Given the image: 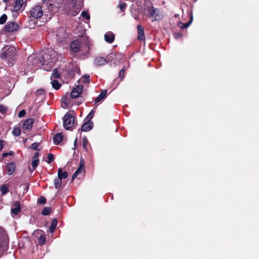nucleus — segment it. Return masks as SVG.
<instances>
[{
    "instance_id": "37998d69",
    "label": "nucleus",
    "mask_w": 259,
    "mask_h": 259,
    "mask_svg": "<svg viewBox=\"0 0 259 259\" xmlns=\"http://www.w3.org/2000/svg\"><path fill=\"white\" fill-rule=\"evenodd\" d=\"M38 145H39L38 143H37L36 142H34L31 145V146L29 147V148H31L32 150H38Z\"/></svg>"
},
{
    "instance_id": "6e6d98bb",
    "label": "nucleus",
    "mask_w": 259,
    "mask_h": 259,
    "mask_svg": "<svg viewBox=\"0 0 259 259\" xmlns=\"http://www.w3.org/2000/svg\"><path fill=\"white\" fill-rule=\"evenodd\" d=\"M7 156H8V153L7 152H4L2 154V157L3 158L6 157Z\"/></svg>"
},
{
    "instance_id": "c85d7f7f",
    "label": "nucleus",
    "mask_w": 259,
    "mask_h": 259,
    "mask_svg": "<svg viewBox=\"0 0 259 259\" xmlns=\"http://www.w3.org/2000/svg\"><path fill=\"white\" fill-rule=\"evenodd\" d=\"M1 191L3 195H6L9 192V186L8 185H3L1 187Z\"/></svg>"
},
{
    "instance_id": "dca6fc26",
    "label": "nucleus",
    "mask_w": 259,
    "mask_h": 259,
    "mask_svg": "<svg viewBox=\"0 0 259 259\" xmlns=\"http://www.w3.org/2000/svg\"><path fill=\"white\" fill-rule=\"evenodd\" d=\"M70 48L71 51L74 53H76L80 51V45L78 40H75L71 43Z\"/></svg>"
},
{
    "instance_id": "473e14b6",
    "label": "nucleus",
    "mask_w": 259,
    "mask_h": 259,
    "mask_svg": "<svg viewBox=\"0 0 259 259\" xmlns=\"http://www.w3.org/2000/svg\"><path fill=\"white\" fill-rule=\"evenodd\" d=\"M38 164H39V159H33L32 161L31 165H32V170H34L35 169V168L38 165Z\"/></svg>"
},
{
    "instance_id": "f704fd0d",
    "label": "nucleus",
    "mask_w": 259,
    "mask_h": 259,
    "mask_svg": "<svg viewBox=\"0 0 259 259\" xmlns=\"http://www.w3.org/2000/svg\"><path fill=\"white\" fill-rule=\"evenodd\" d=\"M14 0H3V2L6 4V9L9 10L11 5L13 4Z\"/></svg>"
},
{
    "instance_id": "39448f33",
    "label": "nucleus",
    "mask_w": 259,
    "mask_h": 259,
    "mask_svg": "<svg viewBox=\"0 0 259 259\" xmlns=\"http://www.w3.org/2000/svg\"><path fill=\"white\" fill-rule=\"evenodd\" d=\"M45 62V57L42 53H39L38 55L32 54L29 56L27 61L28 66L38 67L41 65L43 70Z\"/></svg>"
},
{
    "instance_id": "6ab92c4d",
    "label": "nucleus",
    "mask_w": 259,
    "mask_h": 259,
    "mask_svg": "<svg viewBox=\"0 0 259 259\" xmlns=\"http://www.w3.org/2000/svg\"><path fill=\"white\" fill-rule=\"evenodd\" d=\"M20 203L18 201L15 202L13 206L11 208V212L14 215H17L20 211Z\"/></svg>"
},
{
    "instance_id": "393cba45",
    "label": "nucleus",
    "mask_w": 259,
    "mask_h": 259,
    "mask_svg": "<svg viewBox=\"0 0 259 259\" xmlns=\"http://www.w3.org/2000/svg\"><path fill=\"white\" fill-rule=\"evenodd\" d=\"M58 222L57 219H54L51 222V225L49 227V232L50 233H53L57 227Z\"/></svg>"
},
{
    "instance_id": "bf43d9fd",
    "label": "nucleus",
    "mask_w": 259,
    "mask_h": 259,
    "mask_svg": "<svg viewBox=\"0 0 259 259\" xmlns=\"http://www.w3.org/2000/svg\"><path fill=\"white\" fill-rule=\"evenodd\" d=\"M63 103H64L65 104L66 106H67L68 105V103L66 101H64L63 102Z\"/></svg>"
},
{
    "instance_id": "aec40b11",
    "label": "nucleus",
    "mask_w": 259,
    "mask_h": 259,
    "mask_svg": "<svg viewBox=\"0 0 259 259\" xmlns=\"http://www.w3.org/2000/svg\"><path fill=\"white\" fill-rule=\"evenodd\" d=\"M115 36L113 33L111 31L106 32L104 35L105 41L108 43H112L114 40Z\"/></svg>"
},
{
    "instance_id": "7ed1b4c3",
    "label": "nucleus",
    "mask_w": 259,
    "mask_h": 259,
    "mask_svg": "<svg viewBox=\"0 0 259 259\" xmlns=\"http://www.w3.org/2000/svg\"><path fill=\"white\" fill-rule=\"evenodd\" d=\"M139 8L143 13H148V16L152 19V21L157 20V17L159 13V10L153 7V4L150 0H140L138 2Z\"/></svg>"
},
{
    "instance_id": "49530a36",
    "label": "nucleus",
    "mask_w": 259,
    "mask_h": 259,
    "mask_svg": "<svg viewBox=\"0 0 259 259\" xmlns=\"http://www.w3.org/2000/svg\"><path fill=\"white\" fill-rule=\"evenodd\" d=\"M25 113L26 112L25 110H21L18 113V117L20 118L23 117L25 116Z\"/></svg>"
},
{
    "instance_id": "c9c22d12",
    "label": "nucleus",
    "mask_w": 259,
    "mask_h": 259,
    "mask_svg": "<svg viewBox=\"0 0 259 259\" xmlns=\"http://www.w3.org/2000/svg\"><path fill=\"white\" fill-rule=\"evenodd\" d=\"M95 111L94 109H93L91 112L87 115L86 119H88V121H91V119L93 118L94 115L95 114Z\"/></svg>"
},
{
    "instance_id": "052dcab7",
    "label": "nucleus",
    "mask_w": 259,
    "mask_h": 259,
    "mask_svg": "<svg viewBox=\"0 0 259 259\" xmlns=\"http://www.w3.org/2000/svg\"><path fill=\"white\" fill-rule=\"evenodd\" d=\"M28 188H29V186H28L26 188V189H25L26 191H27V190L28 189Z\"/></svg>"
},
{
    "instance_id": "ddd939ff",
    "label": "nucleus",
    "mask_w": 259,
    "mask_h": 259,
    "mask_svg": "<svg viewBox=\"0 0 259 259\" xmlns=\"http://www.w3.org/2000/svg\"><path fill=\"white\" fill-rule=\"evenodd\" d=\"M4 83V88L6 90H11L14 87V81H11L9 78L6 77L3 80Z\"/></svg>"
},
{
    "instance_id": "c756f323",
    "label": "nucleus",
    "mask_w": 259,
    "mask_h": 259,
    "mask_svg": "<svg viewBox=\"0 0 259 259\" xmlns=\"http://www.w3.org/2000/svg\"><path fill=\"white\" fill-rule=\"evenodd\" d=\"M60 78V74H59L57 69L55 68L53 71L51 79L52 80L53 78H54V79H55L56 78Z\"/></svg>"
},
{
    "instance_id": "412c9836",
    "label": "nucleus",
    "mask_w": 259,
    "mask_h": 259,
    "mask_svg": "<svg viewBox=\"0 0 259 259\" xmlns=\"http://www.w3.org/2000/svg\"><path fill=\"white\" fill-rule=\"evenodd\" d=\"M137 30L138 32V38L140 40H145L144 31L142 26L139 25L137 26Z\"/></svg>"
},
{
    "instance_id": "cd10ccee",
    "label": "nucleus",
    "mask_w": 259,
    "mask_h": 259,
    "mask_svg": "<svg viewBox=\"0 0 259 259\" xmlns=\"http://www.w3.org/2000/svg\"><path fill=\"white\" fill-rule=\"evenodd\" d=\"M21 130L19 127L15 126L13 130L12 134L15 137L19 136L21 135Z\"/></svg>"
},
{
    "instance_id": "5fc2aeb1",
    "label": "nucleus",
    "mask_w": 259,
    "mask_h": 259,
    "mask_svg": "<svg viewBox=\"0 0 259 259\" xmlns=\"http://www.w3.org/2000/svg\"><path fill=\"white\" fill-rule=\"evenodd\" d=\"M82 169L79 168H78L75 171L76 173H77L79 175L82 171Z\"/></svg>"
},
{
    "instance_id": "79ce46f5",
    "label": "nucleus",
    "mask_w": 259,
    "mask_h": 259,
    "mask_svg": "<svg viewBox=\"0 0 259 259\" xmlns=\"http://www.w3.org/2000/svg\"><path fill=\"white\" fill-rule=\"evenodd\" d=\"M45 91L44 89H40L37 90L35 92V95L37 96H39L45 94Z\"/></svg>"
},
{
    "instance_id": "a211bd4d",
    "label": "nucleus",
    "mask_w": 259,
    "mask_h": 259,
    "mask_svg": "<svg viewBox=\"0 0 259 259\" xmlns=\"http://www.w3.org/2000/svg\"><path fill=\"white\" fill-rule=\"evenodd\" d=\"M34 120L32 118H28L24 121L23 123V128L24 130H31L32 127V124Z\"/></svg>"
},
{
    "instance_id": "0eeeda50",
    "label": "nucleus",
    "mask_w": 259,
    "mask_h": 259,
    "mask_svg": "<svg viewBox=\"0 0 259 259\" xmlns=\"http://www.w3.org/2000/svg\"><path fill=\"white\" fill-rule=\"evenodd\" d=\"M63 126L67 130H69L73 126L74 123V117L70 113H66L63 118Z\"/></svg>"
},
{
    "instance_id": "5701e85b",
    "label": "nucleus",
    "mask_w": 259,
    "mask_h": 259,
    "mask_svg": "<svg viewBox=\"0 0 259 259\" xmlns=\"http://www.w3.org/2000/svg\"><path fill=\"white\" fill-rule=\"evenodd\" d=\"M63 136L61 133L57 134L53 138V142L55 145L59 144L63 141Z\"/></svg>"
},
{
    "instance_id": "9b49d317",
    "label": "nucleus",
    "mask_w": 259,
    "mask_h": 259,
    "mask_svg": "<svg viewBox=\"0 0 259 259\" xmlns=\"http://www.w3.org/2000/svg\"><path fill=\"white\" fill-rule=\"evenodd\" d=\"M19 27L18 24L16 22H8L5 26L4 30L7 32H13L17 30Z\"/></svg>"
},
{
    "instance_id": "6e6552de",
    "label": "nucleus",
    "mask_w": 259,
    "mask_h": 259,
    "mask_svg": "<svg viewBox=\"0 0 259 259\" xmlns=\"http://www.w3.org/2000/svg\"><path fill=\"white\" fill-rule=\"evenodd\" d=\"M115 57V54H110L107 57V60L103 57H97L95 58L94 63V65L97 67H100L104 66L106 63L108 62V61L110 59H113Z\"/></svg>"
},
{
    "instance_id": "1a4fd4ad",
    "label": "nucleus",
    "mask_w": 259,
    "mask_h": 259,
    "mask_svg": "<svg viewBox=\"0 0 259 259\" xmlns=\"http://www.w3.org/2000/svg\"><path fill=\"white\" fill-rule=\"evenodd\" d=\"M27 3V0H14L13 4L9 8L12 12H17L19 11L24 6L25 7Z\"/></svg>"
},
{
    "instance_id": "4be33fe9",
    "label": "nucleus",
    "mask_w": 259,
    "mask_h": 259,
    "mask_svg": "<svg viewBox=\"0 0 259 259\" xmlns=\"http://www.w3.org/2000/svg\"><path fill=\"white\" fill-rule=\"evenodd\" d=\"M107 90H102L101 93L95 99V103H97L99 102L100 101H101L102 100L104 99L107 95Z\"/></svg>"
},
{
    "instance_id": "13d9d810",
    "label": "nucleus",
    "mask_w": 259,
    "mask_h": 259,
    "mask_svg": "<svg viewBox=\"0 0 259 259\" xmlns=\"http://www.w3.org/2000/svg\"><path fill=\"white\" fill-rule=\"evenodd\" d=\"M8 153V155H12L13 154V152L12 151H10L9 152H7Z\"/></svg>"
},
{
    "instance_id": "2eb2a0df",
    "label": "nucleus",
    "mask_w": 259,
    "mask_h": 259,
    "mask_svg": "<svg viewBox=\"0 0 259 259\" xmlns=\"http://www.w3.org/2000/svg\"><path fill=\"white\" fill-rule=\"evenodd\" d=\"M16 165L13 162H9L7 164L5 167V170L9 175H12L15 171Z\"/></svg>"
},
{
    "instance_id": "f3484780",
    "label": "nucleus",
    "mask_w": 259,
    "mask_h": 259,
    "mask_svg": "<svg viewBox=\"0 0 259 259\" xmlns=\"http://www.w3.org/2000/svg\"><path fill=\"white\" fill-rule=\"evenodd\" d=\"M93 127V122L92 121H87L83 123L81 127L82 132H89L91 131Z\"/></svg>"
},
{
    "instance_id": "c03bdc74",
    "label": "nucleus",
    "mask_w": 259,
    "mask_h": 259,
    "mask_svg": "<svg viewBox=\"0 0 259 259\" xmlns=\"http://www.w3.org/2000/svg\"><path fill=\"white\" fill-rule=\"evenodd\" d=\"M125 72V67H123L119 72V77L122 78L124 77V73Z\"/></svg>"
},
{
    "instance_id": "864d4df0",
    "label": "nucleus",
    "mask_w": 259,
    "mask_h": 259,
    "mask_svg": "<svg viewBox=\"0 0 259 259\" xmlns=\"http://www.w3.org/2000/svg\"><path fill=\"white\" fill-rule=\"evenodd\" d=\"M38 155H39V153H38V152H36L34 153V155H33V159H38Z\"/></svg>"
},
{
    "instance_id": "bb28decb",
    "label": "nucleus",
    "mask_w": 259,
    "mask_h": 259,
    "mask_svg": "<svg viewBox=\"0 0 259 259\" xmlns=\"http://www.w3.org/2000/svg\"><path fill=\"white\" fill-rule=\"evenodd\" d=\"M51 83L52 87L55 90H59L61 87V84L56 79L52 80Z\"/></svg>"
},
{
    "instance_id": "680f3d73",
    "label": "nucleus",
    "mask_w": 259,
    "mask_h": 259,
    "mask_svg": "<svg viewBox=\"0 0 259 259\" xmlns=\"http://www.w3.org/2000/svg\"><path fill=\"white\" fill-rule=\"evenodd\" d=\"M44 2H45L46 0H42Z\"/></svg>"
},
{
    "instance_id": "4468645a",
    "label": "nucleus",
    "mask_w": 259,
    "mask_h": 259,
    "mask_svg": "<svg viewBox=\"0 0 259 259\" xmlns=\"http://www.w3.org/2000/svg\"><path fill=\"white\" fill-rule=\"evenodd\" d=\"M188 14L190 16V20L188 22L185 23H184L181 22H179L178 24V25L179 27H180L182 29H185V28H188L192 23L193 20L192 12L191 11H189Z\"/></svg>"
},
{
    "instance_id": "603ef678",
    "label": "nucleus",
    "mask_w": 259,
    "mask_h": 259,
    "mask_svg": "<svg viewBox=\"0 0 259 259\" xmlns=\"http://www.w3.org/2000/svg\"><path fill=\"white\" fill-rule=\"evenodd\" d=\"M78 175V174L76 173V172L75 171V172L73 174L72 176L71 182H72L77 177Z\"/></svg>"
},
{
    "instance_id": "a18cd8bd",
    "label": "nucleus",
    "mask_w": 259,
    "mask_h": 259,
    "mask_svg": "<svg viewBox=\"0 0 259 259\" xmlns=\"http://www.w3.org/2000/svg\"><path fill=\"white\" fill-rule=\"evenodd\" d=\"M46 199L45 197L44 196L40 197L38 198V201H37V202L40 204H44L46 203Z\"/></svg>"
},
{
    "instance_id": "4d7b16f0",
    "label": "nucleus",
    "mask_w": 259,
    "mask_h": 259,
    "mask_svg": "<svg viewBox=\"0 0 259 259\" xmlns=\"http://www.w3.org/2000/svg\"><path fill=\"white\" fill-rule=\"evenodd\" d=\"M77 141V138H76V139H75L74 142V146H75H75H76V145Z\"/></svg>"
},
{
    "instance_id": "58836bf2",
    "label": "nucleus",
    "mask_w": 259,
    "mask_h": 259,
    "mask_svg": "<svg viewBox=\"0 0 259 259\" xmlns=\"http://www.w3.org/2000/svg\"><path fill=\"white\" fill-rule=\"evenodd\" d=\"M81 15L82 17H83L84 18H85V19L87 20H89L90 18V14H89V13L87 11H83L82 12H81Z\"/></svg>"
},
{
    "instance_id": "f8f14e48",
    "label": "nucleus",
    "mask_w": 259,
    "mask_h": 259,
    "mask_svg": "<svg viewBox=\"0 0 259 259\" xmlns=\"http://www.w3.org/2000/svg\"><path fill=\"white\" fill-rule=\"evenodd\" d=\"M83 86L82 85H78L74 88L70 93V97L72 98L75 99L79 97L82 93Z\"/></svg>"
},
{
    "instance_id": "b1692460",
    "label": "nucleus",
    "mask_w": 259,
    "mask_h": 259,
    "mask_svg": "<svg viewBox=\"0 0 259 259\" xmlns=\"http://www.w3.org/2000/svg\"><path fill=\"white\" fill-rule=\"evenodd\" d=\"M68 174L66 171H63L61 168H59L58 170V177L61 180L67 178Z\"/></svg>"
},
{
    "instance_id": "7c9ffc66",
    "label": "nucleus",
    "mask_w": 259,
    "mask_h": 259,
    "mask_svg": "<svg viewBox=\"0 0 259 259\" xmlns=\"http://www.w3.org/2000/svg\"><path fill=\"white\" fill-rule=\"evenodd\" d=\"M46 242V237L44 235L41 234L38 238V243L40 245H43Z\"/></svg>"
},
{
    "instance_id": "de8ad7c7",
    "label": "nucleus",
    "mask_w": 259,
    "mask_h": 259,
    "mask_svg": "<svg viewBox=\"0 0 259 259\" xmlns=\"http://www.w3.org/2000/svg\"><path fill=\"white\" fill-rule=\"evenodd\" d=\"M7 110V108L3 105H0V112H2V113H4Z\"/></svg>"
},
{
    "instance_id": "a19ab883",
    "label": "nucleus",
    "mask_w": 259,
    "mask_h": 259,
    "mask_svg": "<svg viewBox=\"0 0 259 259\" xmlns=\"http://www.w3.org/2000/svg\"><path fill=\"white\" fill-rule=\"evenodd\" d=\"M90 81V76L88 75H84L82 77V82L85 83H89Z\"/></svg>"
},
{
    "instance_id": "ea45409f",
    "label": "nucleus",
    "mask_w": 259,
    "mask_h": 259,
    "mask_svg": "<svg viewBox=\"0 0 259 259\" xmlns=\"http://www.w3.org/2000/svg\"><path fill=\"white\" fill-rule=\"evenodd\" d=\"M7 19V16L6 14H3L0 17V24H4Z\"/></svg>"
},
{
    "instance_id": "e433bc0d",
    "label": "nucleus",
    "mask_w": 259,
    "mask_h": 259,
    "mask_svg": "<svg viewBox=\"0 0 259 259\" xmlns=\"http://www.w3.org/2000/svg\"><path fill=\"white\" fill-rule=\"evenodd\" d=\"M126 4L122 2H120L118 5L119 8L121 12H124L126 8Z\"/></svg>"
},
{
    "instance_id": "4c0bfd02",
    "label": "nucleus",
    "mask_w": 259,
    "mask_h": 259,
    "mask_svg": "<svg viewBox=\"0 0 259 259\" xmlns=\"http://www.w3.org/2000/svg\"><path fill=\"white\" fill-rule=\"evenodd\" d=\"M47 158H48V160L47 161V162L48 163V164H50L52 162H53V161H54V155L52 153H49L48 155V156H47Z\"/></svg>"
},
{
    "instance_id": "8fccbe9b",
    "label": "nucleus",
    "mask_w": 259,
    "mask_h": 259,
    "mask_svg": "<svg viewBox=\"0 0 259 259\" xmlns=\"http://www.w3.org/2000/svg\"><path fill=\"white\" fill-rule=\"evenodd\" d=\"M5 141L3 140H0V151L2 150L5 143Z\"/></svg>"
},
{
    "instance_id": "a878e982",
    "label": "nucleus",
    "mask_w": 259,
    "mask_h": 259,
    "mask_svg": "<svg viewBox=\"0 0 259 259\" xmlns=\"http://www.w3.org/2000/svg\"><path fill=\"white\" fill-rule=\"evenodd\" d=\"M54 185L56 189H59L62 186V180L58 177L56 178L54 180Z\"/></svg>"
},
{
    "instance_id": "3c124183",
    "label": "nucleus",
    "mask_w": 259,
    "mask_h": 259,
    "mask_svg": "<svg viewBox=\"0 0 259 259\" xmlns=\"http://www.w3.org/2000/svg\"><path fill=\"white\" fill-rule=\"evenodd\" d=\"M84 165L83 160H80L79 166L78 168L83 169L84 168Z\"/></svg>"
},
{
    "instance_id": "20e7f679",
    "label": "nucleus",
    "mask_w": 259,
    "mask_h": 259,
    "mask_svg": "<svg viewBox=\"0 0 259 259\" xmlns=\"http://www.w3.org/2000/svg\"><path fill=\"white\" fill-rule=\"evenodd\" d=\"M45 57L47 63L44 65V70L50 71L54 67V64L58 61V54L55 50L50 49L47 50Z\"/></svg>"
},
{
    "instance_id": "72a5a7b5",
    "label": "nucleus",
    "mask_w": 259,
    "mask_h": 259,
    "mask_svg": "<svg viewBox=\"0 0 259 259\" xmlns=\"http://www.w3.org/2000/svg\"><path fill=\"white\" fill-rule=\"evenodd\" d=\"M83 142V148L85 152L88 151V149L87 148V145L89 143L88 140L86 137H84L82 139Z\"/></svg>"
},
{
    "instance_id": "2f4dec72",
    "label": "nucleus",
    "mask_w": 259,
    "mask_h": 259,
    "mask_svg": "<svg viewBox=\"0 0 259 259\" xmlns=\"http://www.w3.org/2000/svg\"><path fill=\"white\" fill-rule=\"evenodd\" d=\"M51 208L49 207H45L41 211V214L43 215H48L51 212Z\"/></svg>"
},
{
    "instance_id": "423d86ee",
    "label": "nucleus",
    "mask_w": 259,
    "mask_h": 259,
    "mask_svg": "<svg viewBox=\"0 0 259 259\" xmlns=\"http://www.w3.org/2000/svg\"><path fill=\"white\" fill-rule=\"evenodd\" d=\"M82 3L83 0H71V2L68 5L67 13L72 16H76L80 11Z\"/></svg>"
},
{
    "instance_id": "f257e3e1",
    "label": "nucleus",
    "mask_w": 259,
    "mask_h": 259,
    "mask_svg": "<svg viewBox=\"0 0 259 259\" xmlns=\"http://www.w3.org/2000/svg\"><path fill=\"white\" fill-rule=\"evenodd\" d=\"M64 3V0H50L49 6L44 12L39 6H36L33 7L30 11V15L35 19L40 18L44 15L47 18L46 21L50 20L52 16L57 13L60 8H62Z\"/></svg>"
},
{
    "instance_id": "f03ea898",
    "label": "nucleus",
    "mask_w": 259,
    "mask_h": 259,
    "mask_svg": "<svg viewBox=\"0 0 259 259\" xmlns=\"http://www.w3.org/2000/svg\"><path fill=\"white\" fill-rule=\"evenodd\" d=\"M17 50L15 46L7 45L2 49L1 57L5 60L9 66H12L16 60Z\"/></svg>"
},
{
    "instance_id": "9d476101",
    "label": "nucleus",
    "mask_w": 259,
    "mask_h": 259,
    "mask_svg": "<svg viewBox=\"0 0 259 259\" xmlns=\"http://www.w3.org/2000/svg\"><path fill=\"white\" fill-rule=\"evenodd\" d=\"M9 238L6 232L0 229V247H6L8 245Z\"/></svg>"
},
{
    "instance_id": "09e8293b",
    "label": "nucleus",
    "mask_w": 259,
    "mask_h": 259,
    "mask_svg": "<svg viewBox=\"0 0 259 259\" xmlns=\"http://www.w3.org/2000/svg\"><path fill=\"white\" fill-rule=\"evenodd\" d=\"M174 37L176 39H179L182 38V34L181 33H175L174 34Z\"/></svg>"
}]
</instances>
